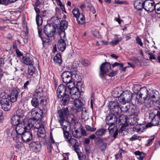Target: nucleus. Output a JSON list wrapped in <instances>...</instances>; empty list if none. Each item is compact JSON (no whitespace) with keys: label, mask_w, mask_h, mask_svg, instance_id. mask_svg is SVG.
Masks as SVG:
<instances>
[{"label":"nucleus","mask_w":160,"mask_h":160,"mask_svg":"<svg viewBox=\"0 0 160 160\" xmlns=\"http://www.w3.org/2000/svg\"><path fill=\"white\" fill-rule=\"evenodd\" d=\"M154 10L156 12L159 14H160V2L156 3L155 6Z\"/></svg>","instance_id":"obj_54"},{"label":"nucleus","mask_w":160,"mask_h":160,"mask_svg":"<svg viewBox=\"0 0 160 160\" xmlns=\"http://www.w3.org/2000/svg\"><path fill=\"white\" fill-rule=\"evenodd\" d=\"M72 86L71 87L70 85L68 84V93L71 95L72 99L79 98L80 97V91L76 88L74 85L72 84Z\"/></svg>","instance_id":"obj_7"},{"label":"nucleus","mask_w":160,"mask_h":160,"mask_svg":"<svg viewBox=\"0 0 160 160\" xmlns=\"http://www.w3.org/2000/svg\"><path fill=\"white\" fill-rule=\"evenodd\" d=\"M85 128L87 130L91 132H93L96 130V128L92 127L88 125H85Z\"/></svg>","instance_id":"obj_55"},{"label":"nucleus","mask_w":160,"mask_h":160,"mask_svg":"<svg viewBox=\"0 0 160 160\" xmlns=\"http://www.w3.org/2000/svg\"><path fill=\"white\" fill-rule=\"evenodd\" d=\"M72 134L73 136L75 138H79L81 137L79 132L77 129H74V131H72Z\"/></svg>","instance_id":"obj_52"},{"label":"nucleus","mask_w":160,"mask_h":160,"mask_svg":"<svg viewBox=\"0 0 160 160\" xmlns=\"http://www.w3.org/2000/svg\"><path fill=\"white\" fill-rule=\"evenodd\" d=\"M112 126H108V130L109 131V134L110 136L115 139L117 138L118 135V130L114 126L112 127Z\"/></svg>","instance_id":"obj_25"},{"label":"nucleus","mask_w":160,"mask_h":160,"mask_svg":"<svg viewBox=\"0 0 160 160\" xmlns=\"http://www.w3.org/2000/svg\"><path fill=\"white\" fill-rule=\"evenodd\" d=\"M20 91V89L18 88H14L11 90L9 95L11 102H14L17 101L20 96V95H19Z\"/></svg>","instance_id":"obj_18"},{"label":"nucleus","mask_w":160,"mask_h":160,"mask_svg":"<svg viewBox=\"0 0 160 160\" xmlns=\"http://www.w3.org/2000/svg\"><path fill=\"white\" fill-rule=\"evenodd\" d=\"M34 9L37 14L36 17V20L37 24L38 27L41 26L43 20L42 18L40 15V9L37 7H35Z\"/></svg>","instance_id":"obj_21"},{"label":"nucleus","mask_w":160,"mask_h":160,"mask_svg":"<svg viewBox=\"0 0 160 160\" xmlns=\"http://www.w3.org/2000/svg\"><path fill=\"white\" fill-rule=\"evenodd\" d=\"M145 1L144 0H135L133 5L135 8L138 10H141L144 9Z\"/></svg>","instance_id":"obj_22"},{"label":"nucleus","mask_w":160,"mask_h":160,"mask_svg":"<svg viewBox=\"0 0 160 160\" xmlns=\"http://www.w3.org/2000/svg\"><path fill=\"white\" fill-rule=\"evenodd\" d=\"M36 69L33 65H31L28 67V72L26 73L28 77L30 78L33 75Z\"/></svg>","instance_id":"obj_34"},{"label":"nucleus","mask_w":160,"mask_h":160,"mask_svg":"<svg viewBox=\"0 0 160 160\" xmlns=\"http://www.w3.org/2000/svg\"><path fill=\"white\" fill-rule=\"evenodd\" d=\"M121 105L117 101H113L109 102L108 104L111 112L119 114L120 113Z\"/></svg>","instance_id":"obj_9"},{"label":"nucleus","mask_w":160,"mask_h":160,"mask_svg":"<svg viewBox=\"0 0 160 160\" xmlns=\"http://www.w3.org/2000/svg\"><path fill=\"white\" fill-rule=\"evenodd\" d=\"M31 104L33 107L36 108L39 106L40 103L38 99L35 97L33 98L31 100Z\"/></svg>","instance_id":"obj_43"},{"label":"nucleus","mask_w":160,"mask_h":160,"mask_svg":"<svg viewBox=\"0 0 160 160\" xmlns=\"http://www.w3.org/2000/svg\"><path fill=\"white\" fill-rule=\"evenodd\" d=\"M136 40L137 43L139 44L140 46L142 47L143 46V43L142 42L141 39L138 36H137L136 38Z\"/></svg>","instance_id":"obj_60"},{"label":"nucleus","mask_w":160,"mask_h":160,"mask_svg":"<svg viewBox=\"0 0 160 160\" xmlns=\"http://www.w3.org/2000/svg\"><path fill=\"white\" fill-rule=\"evenodd\" d=\"M77 68L76 63H73L68 66L69 70H70L69 71L72 72V73L73 74L74 73L75 75H78L77 73Z\"/></svg>","instance_id":"obj_36"},{"label":"nucleus","mask_w":160,"mask_h":160,"mask_svg":"<svg viewBox=\"0 0 160 160\" xmlns=\"http://www.w3.org/2000/svg\"><path fill=\"white\" fill-rule=\"evenodd\" d=\"M76 19L78 23L79 24L82 25L85 22V16L82 13H81Z\"/></svg>","instance_id":"obj_38"},{"label":"nucleus","mask_w":160,"mask_h":160,"mask_svg":"<svg viewBox=\"0 0 160 160\" xmlns=\"http://www.w3.org/2000/svg\"><path fill=\"white\" fill-rule=\"evenodd\" d=\"M59 20H58V18L57 17L56 19L55 22L58 23L54 22V25L57 28L61 30L62 32H63L65 33V31L66 29L68 28V22L65 20H62L60 22Z\"/></svg>","instance_id":"obj_12"},{"label":"nucleus","mask_w":160,"mask_h":160,"mask_svg":"<svg viewBox=\"0 0 160 160\" xmlns=\"http://www.w3.org/2000/svg\"><path fill=\"white\" fill-rule=\"evenodd\" d=\"M9 95L5 92H2L0 95V102H2V101L7 102V101H10V98H9Z\"/></svg>","instance_id":"obj_35"},{"label":"nucleus","mask_w":160,"mask_h":160,"mask_svg":"<svg viewBox=\"0 0 160 160\" xmlns=\"http://www.w3.org/2000/svg\"><path fill=\"white\" fill-rule=\"evenodd\" d=\"M72 12L73 15L74 17L76 18L78 17L81 14L80 13L79 9L78 8H74L72 11Z\"/></svg>","instance_id":"obj_50"},{"label":"nucleus","mask_w":160,"mask_h":160,"mask_svg":"<svg viewBox=\"0 0 160 160\" xmlns=\"http://www.w3.org/2000/svg\"><path fill=\"white\" fill-rule=\"evenodd\" d=\"M142 88L141 87V86L139 84H134L132 88V90L134 93L137 95H138L139 93V92L140 91Z\"/></svg>","instance_id":"obj_44"},{"label":"nucleus","mask_w":160,"mask_h":160,"mask_svg":"<svg viewBox=\"0 0 160 160\" xmlns=\"http://www.w3.org/2000/svg\"><path fill=\"white\" fill-rule=\"evenodd\" d=\"M127 116L125 115H121L119 117V123L120 125L124 124H128Z\"/></svg>","instance_id":"obj_33"},{"label":"nucleus","mask_w":160,"mask_h":160,"mask_svg":"<svg viewBox=\"0 0 160 160\" xmlns=\"http://www.w3.org/2000/svg\"><path fill=\"white\" fill-rule=\"evenodd\" d=\"M22 60L23 62L26 65H33L34 61L32 57H23Z\"/></svg>","instance_id":"obj_32"},{"label":"nucleus","mask_w":160,"mask_h":160,"mask_svg":"<svg viewBox=\"0 0 160 160\" xmlns=\"http://www.w3.org/2000/svg\"><path fill=\"white\" fill-rule=\"evenodd\" d=\"M134 154L138 156L137 157L138 160H143L144 158L145 157V154L142 152L139 151H137L134 152Z\"/></svg>","instance_id":"obj_41"},{"label":"nucleus","mask_w":160,"mask_h":160,"mask_svg":"<svg viewBox=\"0 0 160 160\" xmlns=\"http://www.w3.org/2000/svg\"><path fill=\"white\" fill-rule=\"evenodd\" d=\"M10 1V0H0V4H2L6 6L9 4Z\"/></svg>","instance_id":"obj_59"},{"label":"nucleus","mask_w":160,"mask_h":160,"mask_svg":"<svg viewBox=\"0 0 160 160\" xmlns=\"http://www.w3.org/2000/svg\"><path fill=\"white\" fill-rule=\"evenodd\" d=\"M11 120V124L13 126H16L22 123L21 118L15 115L12 117Z\"/></svg>","instance_id":"obj_30"},{"label":"nucleus","mask_w":160,"mask_h":160,"mask_svg":"<svg viewBox=\"0 0 160 160\" xmlns=\"http://www.w3.org/2000/svg\"><path fill=\"white\" fill-rule=\"evenodd\" d=\"M61 98H62V103L63 105H67L71 102V101L70 100V97L68 93L62 95Z\"/></svg>","instance_id":"obj_29"},{"label":"nucleus","mask_w":160,"mask_h":160,"mask_svg":"<svg viewBox=\"0 0 160 160\" xmlns=\"http://www.w3.org/2000/svg\"><path fill=\"white\" fill-rule=\"evenodd\" d=\"M133 129L134 131L137 132H142L143 130V125L138 123L133 127Z\"/></svg>","instance_id":"obj_40"},{"label":"nucleus","mask_w":160,"mask_h":160,"mask_svg":"<svg viewBox=\"0 0 160 160\" xmlns=\"http://www.w3.org/2000/svg\"><path fill=\"white\" fill-rule=\"evenodd\" d=\"M68 142L70 144V147H71V145L72 147L73 146H79L78 140L76 139L72 138L71 136H70L69 139H68Z\"/></svg>","instance_id":"obj_37"},{"label":"nucleus","mask_w":160,"mask_h":160,"mask_svg":"<svg viewBox=\"0 0 160 160\" xmlns=\"http://www.w3.org/2000/svg\"><path fill=\"white\" fill-rule=\"evenodd\" d=\"M131 110H133V111L130 114V115L132 117L130 119V122L129 121V122H130L129 123L131 125H134L138 123V121L139 120V119L136 113L134 111L133 108L132 109V108Z\"/></svg>","instance_id":"obj_23"},{"label":"nucleus","mask_w":160,"mask_h":160,"mask_svg":"<svg viewBox=\"0 0 160 160\" xmlns=\"http://www.w3.org/2000/svg\"><path fill=\"white\" fill-rule=\"evenodd\" d=\"M130 106L129 105H124L121 107L120 112H126L130 109Z\"/></svg>","instance_id":"obj_51"},{"label":"nucleus","mask_w":160,"mask_h":160,"mask_svg":"<svg viewBox=\"0 0 160 160\" xmlns=\"http://www.w3.org/2000/svg\"><path fill=\"white\" fill-rule=\"evenodd\" d=\"M107 146V143L106 142H103L99 146V148L101 151L104 152Z\"/></svg>","instance_id":"obj_53"},{"label":"nucleus","mask_w":160,"mask_h":160,"mask_svg":"<svg viewBox=\"0 0 160 160\" xmlns=\"http://www.w3.org/2000/svg\"><path fill=\"white\" fill-rule=\"evenodd\" d=\"M140 137L137 136L136 135H134L130 138V140L131 141H133L139 139Z\"/></svg>","instance_id":"obj_62"},{"label":"nucleus","mask_w":160,"mask_h":160,"mask_svg":"<svg viewBox=\"0 0 160 160\" xmlns=\"http://www.w3.org/2000/svg\"><path fill=\"white\" fill-rule=\"evenodd\" d=\"M66 45L65 40L62 38L58 41L57 47L58 49L61 52H63L66 48Z\"/></svg>","instance_id":"obj_27"},{"label":"nucleus","mask_w":160,"mask_h":160,"mask_svg":"<svg viewBox=\"0 0 160 160\" xmlns=\"http://www.w3.org/2000/svg\"><path fill=\"white\" fill-rule=\"evenodd\" d=\"M95 142L96 145H98L103 142L102 138L100 137H97L96 138Z\"/></svg>","instance_id":"obj_56"},{"label":"nucleus","mask_w":160,"mask_h":160,"mask_svg":"<svg viewBox=\"0 0 160 160\" xmlns=\"http://www.w3.org/2000/svg\"><path fill=\"white\" fill-rule=\"evenodd\" d=\"M74 100L71 101V102L73 105L77 112L84 111L83 108V102L81 99L79 98H73Z\"/></svg>","instance_id":"obj_13"},{"label":"nucleus","mask_w":160,"mask_h":160,"mask_svg":"<svg viewBox=\"0 0 160 160\" xmlns=\"http://www.w3.org/2000/svg\"><path fill=\"white\" fill-rule=\"evenodd\" d=\"M58 114L59 118H60L59 122L61 126L63 127V128H67L66 125H64V123H67V121L65 118L67 117L68 115V107L60 109L58 111Z\"/></svg>","instance_id":"obj_3"},{"label":"nucleus","mask_w":160,"mask_h":160,"mask_svg":"<svg viewBox=\"0 0 160 160\" xmlns=\"http://www.w3.org/2000/svg\"><path fill=\"white\" fill-rule=\"evenodd\" d=\"M54 28L51 27L50 24H46L44 26V28L42 29L43 32L46 35H49L50 34H52L54 36V34L55 33V29H53Z\"/></svg>","instance_id":"obj_24"},{"label":"nucleus","mask_w":160,"mask_h":160,"mask_svg":"<svg viewBox=\"0 0 160 160\" xmlns=\"http://www.w3.org/2000/svg\"><path fill=\"white\" fill-rule=\"evenodd\" d=\"M132 96V93L131 91L126 90L123 92L118 97L120 102L125 104L126 102H130L131 101Z\"/></svg>","instance_id":"obj_4"},{"label":"nucleus","mask_w":160,"mask_h":160,"mask_svg":"<svg viewBox=\"0 0 160 160\" xmlns=\"http://www.w3.org/2000/svg\"><path fill=\"white\" fill-rule=\"evenodd\" d=\"M92 34L95 37L97 38H101V36L99 34V32L98 31H93L92 33Z\"/></svg>","instance_id":"obj_58"},{"label":"nucleus","mask_w":160,"mask_h":160,"mask_svg":"<svg viewBox=\"0 0 160 160\" xmlns=\"http://www.w3.org/2000/svg\"><path fill=\"white\" fill-rule=\"evenodd\" d=\"M32 115V119L34 120H41L43 117V112L42 110L38 108L37 110L36 109L33 108L32 109L31 111Z\"/></svg>","instance_id":"obj_10"},{"label":"nucleus","mask_w":160,"mask_h":160,"mask_svg":"<svg viewBox=\"0 0 160 160\" xmlns=\"http://www.w3.org/2000/svg\"><path fill=\"white\" fill-rule=\"evenodd\" d=\"M106 132L107 130L106 129L102 128L98 129L95 132V134L97 136L102 137L105 135Z\"/></svg>","instance_id":"obj_39"},{"label":"nucleus","mask_w":160,"mask_h":160,"mask_svg":"<svg viewBox=\"0 0 160 160\" xmlns=\"http://www.w3.org/2000/svg\"><path fill=\"white\" fill-rule=\"evenodd\" d=\"M23 124L25 130L30 129L33 126L32 123V120L31 119L24 120L23 122Z\"/></svg>","instance_id":"obj_31"},{"label":"nucleus","mask_w":160,"mask_h":160,"mask_svg":"<svg viewBox=\"0 0 160 160\" xmlns=\"http://www.w3.org/2000/svg\"><path fill=\"white\" fill-rule=\"evenodd\" d=\"M21 138L19 140H22L24 142L28 143L32 140L33 138L32 134L30 131H25L21 135Z\"/></svg>","instance_id":"obj_19"},{"label":"nucleus","mask_w":160,"mask_h":160,"mask_svg":"<svg viewBox=\"0 0 160 160\" xmlns=\"http://www.w3.org/2000/svg\"><path fill=\"white\" fill-rule=\"evenodd\" d=\"M82 65L85 66H88L91 64L90 62L87 60H83L82 61Z\"/></svg>","instance_id":"obj_61"},{"label":"nucleus","mask_w":160,"mask_h":160,"mask_svg":"<svg viewBox=\"0 0 160 160\" xmlns=\"http://www.w3.org/2000/svg\"><path fill=\"white\" fill-rule=\"evenodd\" d=\"M53 60L55 62L60 64H61L62 62V59L60 53H57L56 55L54 57Z\"/></svg>","instance_id":"obj_42"},{"label":"nucleus","mask_w":160,"mask_h":160,"mask_svg":"<svg viewBox=\"0 0 160 160\" xmlns=\"http://www.w3.org/2000/svg\"><path fill=\"white\" fill-rule=\"evenodd\" d=\"M160 99V95L158 91L156 90L153 91L152 93L150 94L149 98L148 99L146 102L147 107L148 108L152 107L154 105V103Z\"/></svg>","instance_id":"obj_5"},{"label":"nucleus","mask_w":160,"mask_h":160,"mask_svg":"<svg viewBox=\"0 0 160 160\" xmlns=\"http://www.w3.org/2000/svg\"><path fill=\"white\" fill-rule=\"evenodd\" d=\"M111 68L110 64L106 62L102 63L100 67V72L99 75L102 78H104V74Z\"/></svg>","instance_id":"obj_14"},{"label":"nucleus","mask_w":160,"mask_h":160,"mask_svg":"<svg viewBox=\"0 0 160 160\" xmlns=\"http://www.w3.org/2000/svg\"><path fill=\"white\" fill-rule=\"evenodd\" d=\"M76 88L80 91L81 92H83V90L84 89V85L82 84L81 81H78L76 84Z\"/></svg>","instance_id":"obj_46"},{"label":"nucleus","mask_w":160,"mask_h":160,"mask_svg":"<svg viewBox=\"0 0 160 160\" xmlns=\"http://www.w3.org/2000/svg\"><path fill=\"white\" fill-rule=\"evenodd\" d=\"M5 59L3 58H0V68H2L5 63Z\"/></svg>","instance_id":"obj_63"},{"label":"nucleus","mask_w":160,"mask_h":160,"mask_svg":"<svg viewBox=\"0 0 160 160\" xmlns=\"http://www.w3.org/2000/svg\"><path fill=\"white\" fill-rule=\"evenodd\" d=\"M155 3L152 0H145L144 9L147 12H152L154 10Z\"/></svg>","instance_id":"obj_17"},{"label":"nucleus","mask_w":160,"mask_h":160,"mask_svg":"<svg viewBox=\"0 0 160 160\" xmlns=\"http://www.w3.org/2000/svg\"><path fill=\"white\" fill-rule=\"evenodd\" d=\"M116 113L111 112L108 114L106 118V122L109 126H112L117 121Z\"/></svg>","instance_id":"obj_15"},{"label":"nucleus","mask_w":160,"mask_h":160,"mask_svg":"<svg viewBox=\"0 0 160 160\" xmlns=\"http://www.w3.org/2000/svg\"><path fill=\"white\" fill-rule=\"evenodd\" d=\"M30 146L32 148L34 152H39L40 151L42 145L38 142H32L29 144Z\"/></svg>","instance_id":"obj_26"},{"label":"nucleus","mask_w":160,"mask_h":160,"mask_svg":"<svg viewBox=\"0 0 160 160\" xmlns=\"http://www.w3.org/2000/svg\"><path fill=\"white\" fill-rule=\"evenodd\" d=\"M16 116H17L18 117L21 118L23 117L24 115V110L21 109H18L16 112Z\"/></svg>","instance_id":"obj_45"},{"label":"nucleus","mask_w":160,"mask_h":160,"mask_svg":"<svg viewBox=\"0 0 160 160\" xmlns=\"http://www.w3.org/2000/svg\"><path fill=\"white\" fill-rule=\"evenodd\" d=\"M40 104L43 106H46L48 104V99L46 96L41 98Z\"/></svg>","instance_id":"obj_49"},{"label":"nucleus","mask_w":160,"mask_h":160,"mask_svg":"<svg viewBox=\"0 0 160 160\" xmlns=\"http://www.w3.org/2000/svg\"><path fill=\"white\" fill-rule=\"evenodd\" d=\"M68 85H66L65 86L62 84L60 85L58 87L57 91V97L59 98H61L62 95L68 93Z\"/></svg>","instance_id":"obj_16"},{"label":"nucleus","mask_w":160,"mask_h":160,"mask_svg":"<svg viewBox=\"0 0 160 160\" xmlns=\"http://www.w3.org/2000/svg\"><path fill=\"white\" fill-rule=\"evenodd\" d=\"M148 95V91L147 88L145 87H142L139 93L137 95L136 101L137 100L138 102L142 103L145 102Z\"/></svg>","instance_id":"obj_6"},{"label":"nucleus","mask_w":160,"mask_h":160,"mask_svg":"<svg viewBox=\"0 0 160 160\" xmlns=\"http://www.w3.org/2000/svg\"><path fill=\"white\" fill-rule=\"evenodd\" d=\"M38 35L42 40L43 46L45 47L48 46L49 45V42L52 41L54 39V37L53 36V35L50 34L49 35H46L48 38H47L42 36V29L38 27Z\"/></svg>","instance_id":"obj_8"},{"label":"nucleus","mask_w":160,"mask_h":160,"mask_svg":"<svg viewBox=\"0 0 160 160\" xmlns=\"http://www.w3.org/2000/svg\"><path fill=\"white\" fill-rule=\"evenodd\" d=\"M149 117L154 126H160V110L157 111L156 115L153 112L150 113Z\"/></svg>","instance_id":"obj_11"},{"label":"nucleus","mask_w":160,"mask_h":160,"mask_svg":"<svg viewBox=\"0 0 160 160\" xmlns=\"http://www.w3.org/2000/svg\"><path fill=\"white\" fill-rule=\"evenodd\" d=\"M15 126V129H13L11 135L13 140L18 142H19V138H21V135L25 132V131L26 130L22 123Z\"/></svg>","instance_id":"obj_1"},{"label":"nucleus","mask_w":160,"mask_h":160,"mask_svg":"<svg viewBox=\"0 0 160 160\" xmlns=\"http://www.w3.org/2000/svg\"><path fill=\"white\" fill-rule=\"evenodd\" d=\"M46 143L47 144L48 152V153H50L51 152L53 148V146L52 145L50 140L49 139H48L46 140Z\"/></svg>","instance_id":"obj_48"},{"label":"nucleus","mask_w":160,"mask_h":160,"mask_svg":"<svg viewBox=\"0 0 160 160\" xmlns=\"http://www.w3.org/2000/svg\"><path fill=\"white\" fill-rule=\"evenodd\" d=\"M62 127L64 137L66 139V141L68 142V139H69L70 138V136H69L70 133L69 132L66 130L67 128H63V127Z\"/></svg>","instance_id":"obj_47"},{"label":"nucleus","mask_w":160,"mask_h":160,"mask_svg":"<svg viewBox=\"0 0 160 160\" xmlns=\"http://www.w3.org/2000/svg\"><path fill=\"white\" fill-rule=\"evenodd\" d=\"M73 74L71 71H65L63 72L61 76L62 81L66 84H69L74 81L77 82L78 80V75Z\"/></svg>","instance_id":"obj_2"},{"label":"nucleus","mask_w":160,"mask_h":160,"mask_svg":"<svg viewBox=\"0 0 160 160\" xmlns=\"http://www.w3.org/2000/svg\"><path fill=\"white\" fill-rule=\"evenodd\" d=\"M40 2L39 0H35L33 3H32V5L34 7H37L40 4Z\"/></svg>","instance_id":"obj_64"},{"label":"nucleus","mask_w":160,"mask_h":160,"mask_svg":"<svg viewBox=\"0 0 160 160\" xmlns=\"http://www.w3.org/2000/svg\"><path fill=\"white\" fill-rule=\"evenodd\" d=\"M39 144H40L41 145H45L46 140L45 138H39Z\"/></svg>","instance_id":"obj_57"},{"label":"nucleus","mask_w":160,"mask_h":160,"mask_svg":"<svg viewBox=\"0 0 160 160\" xmlns=\"http://www.w3.org/2000/svg\"><path fill=\"white\" fill-rule=\"evenodd\" d=\"M12 102L10 101H7V102L2 101V102H0V107L1 106L2 108L5 111L9 110L11 108L10 103Z\"/></svg>","instance_id":"obj_28"},{"label":"nucleus","mask_w":160,"mask_h":160,"mask_svg":"<svg viewBox=\"0 0 160 160\" xmlns=\"http://www.w3.org/2000/svg\"><path fill=\"white\" fill-rule=\"evenodd\" d=\"M34 96L37 98L40 99L46 96L43 89L39 87L36 89L34 94Z\"/></svg>","instance_id":"obj_20"}]
</instances>
